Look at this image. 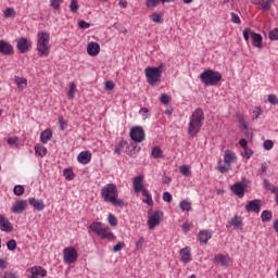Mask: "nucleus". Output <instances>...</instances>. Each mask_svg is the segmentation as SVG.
<instances>
[{
    "label": "nucleus",
    "instance_id": "f257e3e1",
    "mask_svg": "<svg viewBox=\"0 0 278 278\" xmlns=\"http://www.w3.org/2000/svg\"><path fill=\"white\" fill-rule=\"evenodd\" d=\"M102 199L115 207H125V202L118 199V188L114 184H108L101 189Z\"/></svg>",
    "mask_w": 278,
    "mask_h": 278
},
{
    "label": "nucleus",
    "instance_id": "f03ea898",
    "mask_svg": "<svg viewBox=\"0 0 278 278\" xmlns=\"http://www.w3.org/2000/svg\"><path fill=\"white\" fill-rule=\"evenodd\" d=\"M203 121H205V114L203 113V109L198 108L194 110V112L190 116L189 122V128L188 134L192 138L201 131V128L203 127Z\"/></svg>",
    "mask_w": 278,
    "mask_h": 278
},
{
    "label": "nucleus",
    "instance_id": "7ed1b4c3",
    "mask_svg": "<svg viewBox=\"0 0 278 278\" xmlns=\"http://www.w3.org/2000/svg\"><path fill=\"white\" fill-rule=\"evenodd\" d=\"M223 79V74L214 70H205L200 74V80L204 86H218V81Z\"/></svg>",
    "mask_w": 278,
    "mask_h": 278
},
{
    "label": "nucleus",
    "instance_id": "20e7f679",
    "mask_svg": "<svg viewBox=\"0 0 278 278\" xmlns=\"http://www.w3.org/2000/svg\"><path fill=\"white\" fill-rule=\"evenodd\" d=\"M163 70H164V63H161L156 67H147L146 68V77H147V81H148V84H150V86H155V84H160Z\"/></svg>",
    "mask_w": 278,
    "mask_h": 278
},
{
    "label": "nucleus",
    "instance_id": "39448f33",
    "mask_svg": "<svg viewBox=\"0 0 278 278\" xmlns=\"http://www.w3.org/2000/svg\"><path fill=\"white\" fill-rule=\"evenodd\" d=\"M49 33L39 31L37 35V51L41 53V55H49Z\"/></svg>",
    "mask_w": 278,
    "mask_h": 278
},
{
    "label": "nucleus",
    "instance_id": "423d86ee",
    "mask_svg": "<svg viewBox=\"0 0 278 278\" xmlns=\"http://www.w3.org/2000/svg\"><path fill=\"white\" fill-rule=\"evenodd\" d=\"M251 36L252 38V46L253 47H256V49H262V41L264 40V38L251 30V28L247 27L244 30H243V39L245 40V42H249V37Z\"/></svg>",
    "mask_w": 278,
    "mask_h": 278
},
{
    "label": "nucleus",
    "instance_id": "0eeeda50",
    "mask_svg": "<svg viewBox=\"0 0 278 278\" xmlns=\"http://www.w3.org/2000/svg\"><path fill=\"white\" fill-rule=\"evenodd\" d=\"M64 262L66 264H75L77 262V250L73 247H67L63 251Z\"/></svg>",
    "mask_w": 278,
    "mask_h": 278
},
{
    "label": "nucleus",
    "instance_id": "6e6552de",
    "mask_svg": "<svg viewBox=\"0 0 278 278\" xmlns=\"http://www.w3.org/2000/svg\"><path fill=\"white\" fill-rule=\"evenodd\" d=\"M144 136V128H142V126H135L130 128V138L134 142H143Z\"/></svg>",
    "mask_w": 278,
    "mask_h": 278
},
{
    "label": "nucleus",
    "instance_id": "1a4fd4ad",
    "mask_svg": "<svg viewBox=\"0 0 278 278\" xmlns=\"http://www.w3.org/2000/svg\"><path fill=\"white\" fill-rule=\"evenodd\" d=\"M162 218H164V213L162 211H155L148 219L149 229H155L162 223Z\"/></svg>",
    "mask_w": 278,
    "mask_h": 278
},
{
    "label": "nucleus",
    "instance_id": "9d476101",
    "mask_svg": "<svg viewBox=\"0 0 278 278\" xmlns=\"http://www.w3.org/2000/svg\"><path fill=\"white\" fill-rule=\"evenodd\" d=\"M245 190H247V182L244 181L236 182L235 185L231 186V191L239 199H242L244 197Z\"/></svg>",
    "mask_w": 278,
    "mask_h": 278
},
{
    "label": "nucleus",
    "instance_id": "9b49d317",
    "mask_svg": "<svg viewBox=\"0 0 278 278\" xmlns=\"http://www.w3.org/2000/svg\"><path fill=\"white\" fill-rule=\"evenodd\" d=\"M17 49L20 53H27V51L31 49V41H29L26 37H21L17 40Z\"/></svg>",
    "mask_w": 278,
    "mask_h": 278
},
{
    "label": "nucleus",
    "instance_id": "f8f14e48",
    "mask_svg": "<svg viewBox=\"0 0 278 278\" xmlns=\"http://www.w3.org/2000/svg\"><path fill=\"white\" fill-rule=\"evenodd\" d=\"M245 210L247 212H254L255 214H260L262 210V200L256 199L248 202Z\"/></svg>",
    "mask_w": 278,
    "mask_h": 278
},
{
    "label": "nucleus",
    "instance_id": "ddd939ff",
    "mask_svg": "<svg viewBox=\"0 0 278 278\" xmlns=\"http://www.w3.org/2000/svg\"><path fill=\"white\" fill-rule=\"evenodd\" d=\"M25 210H27L26 200H17L11 207V212H13V214H23Z\"/></svg>",
    "mask_w": 278,
    "mask_h": 278
},
{
    "label": "nucleus",
    "instance_id": "4468645a",
    "mask_svg": "<svg viewBox=\"0 0 278 278\" xmlns=\"http://www.w3.org/2000/svg\"><path fill=\"white\" fill-rule=\"evenodd\" d=\"M144 181V175H138L132 180L134 191L138 194L144 190V185L142 184Z\"/></svg>",
    "mask_w": 278,
    "mask_h": 278
},
{
    "label": "nucleus",
    "instance_id": "2eb2a0df",
    "mask_svg": "<svg viewBox=\"0 0 278 278\" xmlns=\"http://www.w3.org/2000/svg\"><path fill=\"white\" fill-rule=\"evenodd\" d=\"M226 227L229 229V227H233V229L242 230L243 222L242 216L235 215L226 225Z\"/></svg>",
    "mask_w": 278,
    "mask_h": 278
},
{
    "label": "nucleus",
    "instance_id": "dca6fc26",
    "mask_svg": "<svg viewBox=\"0 0 278 278\" xmlns=\"http://www.w3.org/2000/svg\"><path fill=\"white\" fill-rule=\"evenodd\" d=\"M0 53L3 55H13L14 47L7 41L0 40Z\"/></svg>",
    "mask_w": 278,
    "mask_h": 278
},
{
    "label": "nucleus",
    "instance_id": "f3484780",
    "mask_svg": "<svg viewBox=\"0 0 278 278\" xmlns=\"http://www.w3.org/2000/svg\"><path fill=\"white\" fill-rule=\"evenodd\" d=\"M0 229L1 231H5L7 233H10L14 229V227H12V224L10 223V219H7L1 214H0Z\"/></svg>",
    "mask_w": 278,
    "mask_h": 278
},
{
    "label": "nucleus",
    "instance_id": "a211bd4d",
    "mask_svg": "<svg viewBox=\"0 0 278 278\" xmlns=\"http://www.w3.org/2000/svg\"><path fill=\"white\" fill-rule=\"evenodd\" d=\"M100 52H101V46H99L98 42L88 43L87 46L88 55H91L92 58H94L96 55H99Z\"/></svg>",
    "mask_w": 278,
    "mask_h": 278
},
{
    "label": "nucleus",
    "instance_id": "6ab92c4d",
    "mask_svg": "<svg viewBox=\"0 0 278 278\" xmlns=\"http://www.w3.org/2000/svg\"><path fill=\"white\" fill-rule=\"evenodd\" d=\"M28 203L31 205V207L36 208L37 212H42V210L46 207L45 201L37 200L36 198H29Z\"/></svg>",
    "mask_w": 278,
    "mask_h": 278
},
{
    "label": "nucleus",
    "instance_id": "aec40b11",
    "mask_svg": "<svg viewBox=\"0 0 278 278\" xmlns=\"http://www.w3.org/2000/svg\"><path fill=\"white\" fill-rule=\"evenodd\" d=\"M231 258L227 255L217 254L214 256V264H220L222 266L226 267L229 266Z\"/></svg>",
    "mask_w": 278,
    "mask_h": 278
},
{
    "label": "nucleus",
    "instance_id": "412c9836",
    "mask_svg": "<svg viewBox=\"0 0 278 278\" xmlns=\"http://www.w3.org/2000/svg\"><path fill=\"white\" fill-rule=\"evenodd\" d=\"M90 160H92V154L88 151H83L77 156L79 164H90Z\"/></svg>",
    "mask_w": 278,
    "mask_h": 278
},
{
    "label": "nucleus",
    "instance_id": "4be33fe9",
    "mask_svg": "<svg viewBox=\"0 0 278 278\" xmlns=\"http://www.w3.org/2000/svg\"><path fill=\"white\" fill-rule=\"evenodd\" d=\"M200 242L203 244H207L212 239V230H201L198 235Z\"/></svg>",
    "mask_w": 278,
    "mask_h": 278
},
{
    "label": "nucleus",
    "instance_id": "5701e85b",
    "mask_svg": "<svg viewBox=\"0 0 278 278\" xmlns=\"http://www.w3.org/2000/svg\"><path fill=\"white\" fill-rule=\"evenodd\" d=\"M180 257L184 264H190L192 262V255L190 254V248H184L180 250Z\"/></svg>",
    "mask_w": 278,
    "mask_h": 278
},
{
    "label": "nucleus",
    "instance_id": "b1692460",
    "mask_svg": "<svg viewBox=\"0 0 278 278\" xmlns=\"http://www.w3.org/2000/svg\"><path fill=\"white\" fill-rule=\"evenodd\" d=\"M89 229H91L93 233H97V236H101L105 228H103L101 222H93L92 224H90Z\"/></svg>",
    "mask_w": 278,
    "mask_h": 278
},
{
    "label": "nucleus",
    "instance_id": "393cba45",
    "mask_svg": "<svg viewBox=\"0 0 278 278\" xmlns=\"http://www.w3.org/2000/svg\"><path fill=\"white\" fill-rule=\"evenodd\" d=\"M51 138H53V131H51L49 128L43 130L40 135V140L43 144H47Z\"/></svg>",
    "mask_w": 278,
    "mask_h": 278
},
{
    "label": "nucleus",
    "instance_id": "a878e982",
    "mask_svg": "<svg viewBox=\"0 0 278 278\" xmlns=\"http://www.w3.org/2000/svg\"><path fill=\"white\" fill-rule=\"evenodd\" d=\"M160 1L161 3H172V1L175 0H147L146 5L147 8H157V5H160Z\"/></svg>",
    "mask_w": 278,
    "mask_h": 278
},
{
    "label": "nucleus",
    "instance_id": "bb28decb",
    "mask_svg": "<svg viewBox=\"0 0 278 278\" xmlns=\"http://www.w3.org/2000/svg\"><path fill=\"white\" fill-rule=\"evenodd\" d=\"M31 273L37 277H47V269L41 266H35L31 268Z\"/></svg>",
    "mask_w": 278,
    "mask_h": 278
},
{
    "label": "nucleus",
    "instance_id": "cd10ccee",
    "mask_svg": "<svg viewBox=\"0 0 278 278\" xmlns=\"http://www.w3.org/2000/svg\"><path fill=\"white\" fill-rule=\"evenodd\" d=\"M15 84L18 90H25V88H27V78L15 77Z\"/></svg>",
    "mask_w": 278,
    "mask_h": 278
},
{
    "label": "nucleus",
    "instance_id": "c85d7f7f",
    "mask_svg": "<svg viewBox=\"0 0 278 278\" xmlns=\"http://www.w3.org/2000/svg\"><path fill=\"white\" fill-rule=\"evenodd\" d=\"M151 155L154 157V160H160V159L164 157V152L162 151V148L154 147L152 149Z\"/></svg>",
    "mask_w": 278,
    "mask_h": 278
},
{
    "label": "nucleus",
    "instance_id": "c756f323",
    "mask_svg": "<svg viewBox=\"0 0 278 278\" xmlns=\"http://www.w3.org/2000/svg\"><path fill=\"white\" fill-rule=\"evenodd\" d=\"M35 152L37 155H39V157H45V155H47V149L40 143L35 146Z\"/></svg>",
    "mask_w": 278,
    "mask_h": 278
},
{
    "label": "nucleus",
    "instance_id": "7c9ffc66",
    "mask_svg": "<svg viewBox=\"0 0 278 278\" xmlns=\"http://www.w3.org/2000/svg\"><path fill=\"white\" fill-rule=\"evenodd\" d=\"M233 160H236V153L227 150L224 155L225 163L230 165Z\"/></svg>",
    "mask_w": 278,
    "mask_h": 278
},
{
    "label": "nucleus",
    "instance_id": "2f4dec72",
    "mask_svg": "<svg viewBox=\"0 0 278 278\" xmlns=\"http://www.w3.org/2000/svg\"><path fill=\"white\" fill-rule=\"evenodd\" d=\"M261 218L263 223H270L273 220V212L271 211H263L261 214Z\"/></svg>",
    "mask_w": 278,
    "mask_h": 278
},
{
    "label": "nucleus",
    "instance_id": "473e14b6",
    "mask_svg": "<svg viewBox=\"0 0 278 278\" xmlns=\"http://www.w3.org/2000/svg\"><path fill=\"white\" fill-rule=\"evenodd\" d=\"M128 155H136V153H138V151H140V147H138V143L132 142L130 143L128 147Z\"/></svg>",
    "mask_w": 278,
    "mask_h": 278
},
{
    "label": "nucleus",
    "instance_id": "72a5a7b5",
    "mask_svg": "<svg viewBox=\"0 0 278 278\" xmlns=\"http://www.w3.org/2000/svg\"><path fill=\"white\" fill-rule=\"evenodd\" d=\"M179 205L182 212H192V204L188 200H182Z\"/></svg>",
    "mask_w": 278,
    "mask_h": 278
},
{
    "label": "nucleus",
    "instance_id": "f704fd0d",
    "mask_svg": "<svg viewBox=\"0 0 278 278\" xmlns=\"http://www.w3.org/2000/svg\"><path fill=\"white\" fill-rule=\"evenodd\" d=\"M63 176L67 181H73V179H75V173H73L72 168H65L63 170Z\"/></svg>",
    "mask_w": 278,
    "mask_h": 278
},
{
    "label": "nucleus",
    "instance_id": "c9c22d12",
    "mask_svg": "<svg viewBox=\"0 0 278 278\" xmlns=\"http://www.w3.org/2000/svg\"><path fill=\"white\" fill-rule=\"evenodd\" d=\"M13 194H15V197H23V194H25V187L23 185H16L13 188Z\"/></svg>",
    "mask_w": 278,
    "mask_h": 278
},
{
    "label": "nucleus",
    "instance_id": "e433bc0d",
    "mask_svg": "<svg viewBox=\"0 0 278 278\" xmlns=\"http://www.w3.org/2000/svg\"><path fill=\"white\" fill-rule=\"evenodd\" d=\"M100 236H101V238H104L105 240H114V232L108 231V228H104Z\"/></svg>",
    "mask_w": 278,
    "mask_h": 278
},
{
    "label": "nucleus",
    "instance_id": "4c0bfd02",
    "mask_svg": "<svg viewBox=\"0 0 278 278\" xmlns=\"http://www.w3.org/2000/svg\"><path fill=\"white\" fill-rule=\"evenodd\" d=\"M256 5H261L263 12H268L270 10V4L268 1L260 0L258 2H254Z\"/></svg>",
    "mask_w": 278,
    "mask_h": 278
},
{
    "label": "nucleus",
    "instance_id": "58836bf2",
    "mask_svg": "<svg viewBox=\"0 0 278 278\" xmlns=\"http://www.w3.org/2000/svg\"><path fill=\"white\" fill-rule=\"evenodd\" d=\"M76 88H77V85H75V83L70 84V88H68V91H67L68 99H75Z\"/></svg>",
    "mask_w": 278,
    "mask_h": 278
},
{
    "label": "nucleus",
    "instance_id": "ea45409f",
    "mask_svg": "<svg viewBox=\"0 0 278 278\" xmlns=\"http://www.w3.org/2000/svg\"><path fill=\"white\" fill-rule=\"evenodd\" d=\"M125 147H127V141L125 140L119 141L115 147L114 153H116V155H119L121 151H123Z\"/></svg>",
    "mask_w": 278,
    "mask_h": 278
},
{
    "label": "nucleus",
    "instance_id": "a19ab883",
    "mask_svg": "<svg viewBox=\"0 0 278 278\" xmlns=\"http://www.w3.org/2000/svg\"><path fill=\"white\" fill-rule=\"evenodd\" d=\"M179 172L184 177H190L192 175V172H190V167L188 165H182L179 167Z\"/></svg>",
    "mask_w": 278,
    "mask_h": 278
},
{
    "label": "nucleus",
    "instance_id": "79ce46f5",
    "mask_svg": "<svg viewBox=\"0 0 278 278\" xmlns=\"http://www.w3.org/2000/svg\"><path fill=\"white\" fill-rule=\"evenodd\" d=\"M151 21L153 23H164V18L162 17V14H160V13H152Z\"/></svg>",
    "mask_w": 278,
    "mask_h": 278
},
{
    "label": "nucleus",
    "instance_id": "37998d69",
    "mask_svg": "<svg viewBox=\"0 0 278 278\" xmlns=\"http://www.w3.org/2000/svg\"><path fill=\"white\" fill-rule=\"evenodd\" d=\"M144 237H140L139 240L136 242V251H142V248L146 244Z\"/></svg>",
    "mask_w": 278,
    "mask_h": 278
},
{
    "label": "nucleus",
    "instance_id": "c03bdc74",
    "mask_svg": "<svg viewBox=\"0 0 278 278\" xmlns=\"http://www.w3.org/2000/svg\"><path fill=\"white\" fill-rule=\"evenodd\" d=\"M241 155H243V157H245L247 160H251V155H253V150L251 148H243V152L241 153Z\"/></svg>",
    "mask_w": 278,
    "mask_h": 278
},
{
    "label": "nucleus",
    "instance_id": "a18cd8bd",
    "mask_svg": "<svg viewBox=\"0 0 278 278\" xmlns=\"http://www.w3.org/2000/svg\"><path fill=\"white\" fill-rule=\"evenodd\" d=\"M64 3V0H51L50 5L53 8V10H60V5Z\"/></svg>",
    "mask_w": 278,
    "mask_h": 278
},
{
    "label": "nucleus",
    "instance_id": "49530a36",
    "mask_svg": "<svg viewBox=\"0 0 278 278\" xmlns=\"http://www.w3.org/2000/svg\"><path fill=\"white\" fill-rule=\"evenodd\" d=\"M7 249L9 251H16V240L11 239L7 242Z\"/></svg>",
    "mask_w": 278,
    "mask_h": 278
},
{
    "label": "nucleus",
    "instance_id": "de8ad7c7",
    "mask_svg": "<svg viewBox=\"0 0 278 278\" xmlns=\"http://www.w3.org/2000/svg\"><path fill=\"white\" fill-rule=\"evenodd\" d=\"M71 12L75 13L79 10V2L77 0H72L70 4Z\"/></svg>",
    "mask_w": 278,
    "mask_h": 278
},
{
    "label": "nucleus",
    "instance_id": "09e8293b",
    "mask_svg": "<svg viewBox=\"0 0 278 278\" xmlns=\"http://www.w3.org/2000/svg\"><path fill=\"white\" fill-rule=\"evenodd\" d=\"M109 224L111 225V227H117L118 219H116V216H114L113 214H110L109 215Z\"/></svg>",
    "mask_w": 278,
    "mask_h": 278
},
{
    "label": "nucleus",
    "instance_id": "8fccbe9b",
    "mask_svg": "<svg viewBox=\"0 0 278 278\" xmlns=\"http://www.w3.org/2000/svg\"><path fill=\"white\" fill-rule=\"evenodd\" d=\"M16 14V12L14 11L13 8H7L4 10V16L5 18H10L11 16H14Z\"/></svg>",
    "mask_w": 278,
    "mask_h": 278
},
{
    "label": "nucleus",
    "instance_id": "3c124183",
    "mask_svg": "<svg viewBox=\"0 0 278 278\" xmlns=\"http://www.w3.org/2000/svg\"><path fill=\"white\" fill-rule=\"evenodd\" d=\"M263 147H264L265 151H270V149H273V147H275V143L273 142V140H265L263 143Z\"/></svg>",
    "mask_w": 278,
    "mask_h": 278
},
{
    "label": "nucleus",
    "instance_id": "603ef678",
    "mask_svg": "<svg viewBox=\"0 0 278 278\" xmlns=\"http://www.w3.org/2000/svg\"><path fill=\"white\" fill-rule=\"evenodd\" d=\"M161 103H163V105H168L170 103V97L166 93H163L161 96Z\"/></svg>",
    "mask_w": 278,
    "mask_h": 278
},
{
    "label": "nucleus",
    "instance_id": "864d4df0",
    "mask_svg": "<svg viewBox=\"0 0 278 278\" xmlns=\"http://www.w3.org/2000/svg\"><path fill=\"white\" fill-rule=\"evenodd\" d=\"M267 101L271 103V105H278V98L276 94H269Z\"/></svg>",
    "mask_w": 278,
    "mask_h": 278
},
{
    "label": "nucleus",
    "instance_id": "5fc2aeb1",
    "mask_svg": "<svg viewBox=\"0 0 278 278\" xmlns=\"http://www.w3.org/2000/svg\"><path fill=\"white\" fill-rule=\"evenodd\" d=\"M59 125H60V128L62 129V131H64V129H66V127H68V123H66V121H64L63 116L59 117Z\"/></svg>",
    "mask_w": 278,
    "mask_h": 278
},
{
    "label": "nucleus",
    "instance_id": "6e6d98bb",
    "mask_svg": "<svg viewBox=\"0 0 278 278\" xmlns=\"http://www.w3.org/2000/svg\"><path fill=\"white\" fill-rule=\"evenodd\" d=\"M163 201L166 203H172L173 202V194L170 192L166 191L163 193Z\"/></svg>",
    "mask_w": 278,
    "mask_h": 278
},
{
    "label": "nucleus",
    "instance_id": "4d7b16f0",
    "mask_svg": "<svg viewBox=\"0 0 278 278\" xmlns=\"http://www.w3.org/2000/svg\"><path fill=\"white\" fill-rule=\"evenodd\" d=\"M218 170L219 173L225 175V173H229V170H231V165L230 164H228L227 166L219 165Z\"/></svg>",
    "mask_w": 278,
    "mask_h": 278
},
{
    "label": "nucleus",
    "instance_id": "13d9d810",
    "mask_svg": "<svg viewBox=\"0 0 278 278\" xmlns=\"http://www.w3.org/2000/svg\"><path fill=\"white\" fill-rule=\"evenodd\" d=\"M269 39L270 40H278V28H275L269 31Z\"/></svg>",
    "mask_w": 278,
    "mask_h": 278
},
{
    "label": "nucleus",
    "instance_id": "bf43d9fd",
    "mask_svg": "<svg viewBox=\"0 0 278 278\" xmlns=\"http://www.w3.org/2000/svg\"><path fill=\"white\" fill-rule=\"evenodd\" d=\"M139 114H141V116H143L144 119H147L151 116L149 114V109H147V108H141L139 111Z\"/></svg>",
    "mask_w": 278,
    "mask_h": 278
},
{
    "label": "nucleus",
    "instance_id": "052dcab7",
    "mask_svg": "<svg viewBox=\"0 0 278 278\" xmlns=\"http://www.w3.org/2000/svg\"><path fill=\"white\" fill-rule=\"evenodd\" d=\"M268 170V166L266 165V163H262L261 164V168L258 169V175H266V172Z\"/></svg>",
    "mask_w": 278,
    "mask_h": 278
},
{
    "label": "nucleus",
    "instance_id": "680f3d73",
    "mask_svg": "<svg viewBox=\"0 0 278 278\" xmlns=\"http://www.w3.org/2000/svg\"><path fill=\"white\" fill-rule=\"evenodd\" d=\"M78 27H80V29H88L90 27V23L81 20L78 22Z\"/></svg>",
    "mask_w": 278,
    "mask_h": 278
},
{
    "label": "nucleus",
    "instance_id": "e2e57ef3",
    "mask_svg": "<svg viewBox=\"0 0 278 278\" xmlns=\"http://www.w3.org/2000/svg\"><path fill=\"white\" fill-rule=\"evenodd\" d=\"M238 121H239V124L241 125V127H244V125H245V127H249V122H247L244 119L243 115H238Z\"/></svg>",
    "mask_w": 278,
    "mask_h": 278
},
{
    "label": "nucleus",
    "instance_id": "0e129e2a",
    "mask_svg": "<svg viewBox=\"0 0 278 278\" xmlns=\"http://www.w3.org/2000/svg\"><path fill=\"white\" fill-rule=\"evenodd\" d=\"M231 23H236L237 25H240V16L236 13H231Z\"/></svg>",
    "mask_w": 278,
    "mask_h": 278
},
{
    "label": "nucleus",
    "instance_id": "69168bd1",
    "mask_svg": "<svg viewBox=\"0 0 278 278\" xmlns=\"http://www.w3.org/2000/svg\"><path fill=\"white\" fill-rule=\"evenodd\" d=\"M242 131L245 138H251V128H249V126L244 125V127H242Z\"/></svg>",
    "mask_w": 278,
    "mask_h": 278
},
{
    "label": "nucleus",
    "instance_id": "338daca9",
    "mask_svg": "<svg viewBox=\"0 0 278 278\" xmlns=\"http://www.w3.org/2000/svg\"><path fill=\"white\" fill-rule=\"evenodd\" d=\"M123 247H125V243L118 242L113 247L114 253H118V251H122Z\"/></svg>",
    "mask_w": 278,
    "mask_h": 278
},
{
    "label": "nucleus",
    "instance_id": "774afa93",
    "mask_svg": "<svg viewBox=\"0 0 278 278\" xmlns=\"http://www.w3.org/2000/svg\"><path fill=\"white\" fill-rule=\"evenodd\" d=\"M3 278H18V276L12 271H5Z\"/></svg>",
    "mask_w": 278,
    "mask_h": 278
}]
</instances>
